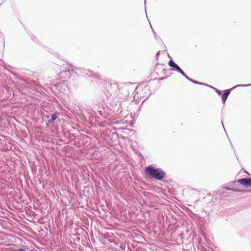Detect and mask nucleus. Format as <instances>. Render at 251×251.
Wrapping results in <instances>:
<instances>
[{"label": "nucleus", "mask_w": 251, "mask_h": 251, "mask_svg": "<svg viewBox=\"0 0 251 251\" xmlns=\"http://www.w3.org/2000/svg\"><path fill=\"white\" fill-rule=\"evenodd\" d=\"M118 86L116 85L110 84L108 90L104 92L102 95L103 101L107 105V107L112 113L111 114H118L120 103L117 100H114L118 91Z\"/></svg>", "instance_id": "nucleus-1"}, {"label": "nucleus", "mask_w": 251, "mask_h": 251, "mask_svg": "<svg viewBox=\"0 0 251 251\" xmlns=\"http://www.w3.org/2000/svg\"><path fill=\"white\" fill-rule=\"evenodd\" d=\"M66 69L65 73H66V75H70L71 74L74 73L78 75H82L83 76H85L88 75L89 76H93V77L97 79L100 78V75L99 74H94L92 71L89 70H86L84 68L80 67H74L71 65L68 69L66 68Z\"/></svg>", "instance_id": "nucleus-2"}, {"label": "nucleus", "mask_w": 251, "mask_h": 251, "mask_svg": "<svg viewBox=\"0 0 251 251\" xmlns=\"http://www.w3.org/2000/svg\"><path fill=\"white\" fill-rule=\"evenodd\" d=\"M145 174L150 178L162 180L166 176L165 172L160 168H155L150 165L145 169Z\"/></svg>", "instance_id": "nucleus-3"}, {"label": "nucleus", "mask_w": 251, "mask_h": 251, "mask_svg": "<svg viewBox=\"0 0 251 251\" xmlns=\"http://www.w3.org/2000/svg\"><path fill=\"white\" fill-rule=\"evenodd\" d=\"M239 183L243 186L246 187L251 186V179L248 177H244L238 179L237 181L234 182V184Z\"/></svg>", "instance_id": "nucleus-4"}, {"label": "nucleus", "mask_w": 251, "mask_h": 251, "mask_svg": "<svg viewBox=\"0 0 251 251\" xmlns=\"http://www.w3.org/2000/svg\"><path fill=\"white\" fill-rule=\"evenodd\" d=\"M232 90V88L226 89L225 91V92L222 94V100L223 103H225L226 102V101Z\"/></svg>", "instance_id": "nucleus-5"}, {"label": "nucleus", "mask_w": 251, "mask_h": 251, "mask_svg": "<svg viewBox=\"0 0 251 251\" xmlns=\"http://www.w3.org/2000/svg\"><path fill=\"white\" fill-rule=\"evenodd\" d=\"M59 115L58 112H55V113L51 114V118L48 120V122L49 124H53L54 121L58 118V116Z\"/></svg>", "instance_id": "nucleus-6"}, {"label": "nucleus", "mask_w": 251, "mask_h": 251, "mask_svg": "<svg viewBox=\"0 0 251 251\" xmlns=\"http://www.w3.org/2000/svg\"><path fill=\"white\" fill-rule=\"evenodd\" d=\"M173 68L175 71L179 72L180 74L182 75L184 74V71L176 64L175 66H174Z\"/></svg>", "instance_id": "nucleus-7"}, {"label": "nucleus", "mask_w": 251, "mask_h": 251, "mask_svg": "<svg viewBox=\"0 0 251 251\" xmlns=\"http://www.w3.org/2000/svg\"><path fill=\"white\" fill-rule=\"evenodd\" d=\"M223 189H225V190H232L235 192H240L242 191V190H241L237 189H235V188H232L227 187H223Z\"/></svg>", "instance_id": "nucleus-8"}, {"label": "nucleus", "mask_w": 251, "mask_h": 251, "mask_svg": "<svg viewBox=\"0 0 251 251\" xmlns=\"http://www.w3.org/2000/svg\"><path fill=\"white\" fill-rule=\"evenodd\" d=\"M251 86V84H239V85H237L235 86V87H233L232 88V89H234L235 88H236V87H248V86Z\"/></svg>", "instance_id": "nucleus-9"}, {"label": "nucleus", "mask_w": 251, "mask_h": 251, "mask_svg": "<svg viewBox=\"0 0 251 251\" xmlns=\"http://www.w3.org/2000/svg\"><path fill=\"white\" fill-rule=\"evenodd\" d=\"M176 64V63L175 62V61L172 59H171L168 62L169 65L172 68L175 66Z\"/></svg>", "instance_id": "nucleus-10"}, {"label": "nucleus", "mask_w": 251, "mask_h": 251, "mask_svg": "<svg viewBox=\"0 0 251 251\" xmlns=\"http://www.w3.org/2000/svg\"><path fill=\"white\" fill-rule=\"evenodd\" d=\"M182 75L185 77L188 80H189V81L191 82L192 83L194 81V79H192V78H190L189 77H188L186 75V74L184 72V74H182Z\"/></svg>", "instance_id": "nucleus-11"}, {"label": "nucleus", "mask_w": 251, "mask_h": 251, "mask_svg": "<svg viewBox=\"0 0 251 251\" xmlns=\"http://www.w3.org/2000/svg\"><path fill=\"white\" fill-rule=\"evenodd\" d=\"M211 88H212L213 89H214L215 92L219 95H221L222 94V91L214 87H211Z\"/></svg>", "instance_id": "nucleus-12"}, {"label": "nucleus", "mask_w": 251, "mask_h": 251, "mask_svg": "<svg viewBox=\"0 0 251 251\" xmlns=\"http://www.w3.org/2000/svg\"><path fill=\"white\" fill-rule=\"evenodd\" d=\"M217 195L220 196L221 197L224 196V192H223L221 190H219L216 192Z\"/></svg>", "instance_id": "nucleus-13"}, {"label": "nucleus", "mask_w": 251, "mask_h": 251, "mask_svg": "<svg viewBox=\"0 0 251 251\" xmlns=\"http://www.w3.org/2000/svg\"><path fill=\"white\" fill-rule=\"evenodd\" d=\"M203 85V86L209 87H210V88H211V87H212L211 86L209 85L208 84L204 83H203V82H201V85Z\"/></svg>", "instance_id": "nucleus-14"}, {"label": "nucleus", "mask_w": 251, "mask_h": 251, "mask_svg": "<svg viewBox=\"0 0 251 251\" xmlns=\"http://www.w3.org/2000/svg\"><path fill=\"white\" fill-rule=\"evenodd\" d=\"M193 83L198 85H201V82L194 80Z\"/></svg>", "instance_id": "nucleus-15"}, {"label": "nucleus", "mask_w": 251, "mask_h": 251, "mask_svg": "<svg viewBox=\"0 0 251 251\" xmlns=\"http://www.w3.org/2000/svg\"><path fill=\"white\" fill-rule=\"evenodd\" d=\"M168 77L166 76V77H161V78H159V80L160 81H161V80H165Z\"/></svg>", "instance_id": "nucleus-16"}, {"label": "nucleus", "mask_w": 251, "mask_h": 251, "mask_svg": "<svg viewBox=\"0 0 251 251\" xmlns=\"http://www.w3.org/2000/svg\"><path fill=\"white\" fill-rule=\"evenodd\" d=\"M241 192H243V193H245V192H251V190H242V191H241Z\"/></svg>", "instance_id": "nucleus-17"}, {"label": "nucleus", "mask_w": 251, "mask_h": 251, "mask_svg": "<svg viewBox=\"0 0 251 251\" xmlns=\"http://www.w3.org/2000/svg\"><path fill=\"white\" fill-rule=\"evenodd\" d=\"M153 35H154V37L155 38V39H157V37H158V36H157V35L155 33V32H154Z\"/></svg>", "instance_id": "nucleus-18"}, {"label": "nucleus", "mask_w": 251, "mask_h": 251, "mask_svg": "<svg viewBox=\"0 0 251 251\" xmlns=\"http://www.w3.org/2000/svg\"><path fill=\"white\" fill-rule=\"evenodd\" d=\"M19 251H25V250L24 249H20Z\"/></svg>", "instance_id": "nucleus-19"}, {"label": "nucleus", "mask_w": 251, "mask_h": 251, "mask_svg": "<svg viewBox=\"0 0 251 251\" xmlns=\"http://www.w3.org/2000/svg\"><path fill=\"white\" fill-rule=\"evenodd\" d=\"M151 28L152 31V32H153V33H154V32H155V31H154V30H153V29L152 28V26H151Z\"/></svg>", "instance_id": "nucleus-20"}, {"label": "nucleus", "mask_w": 251, "mask_h": 251, "mask_svg": "<svg viewBox=\"0 0 251 251\" xmlns=\"http://www.w3.org/2000/svg\"><path fill=\"white\" fill-rule=\"evenodd\" d=\"M151 28L152 31V32H153V33H154V32H155V31H154V30H153V29L152 28V26H151Z\"/></svg>", "instance_id": "nucleus-21"}, {"label": "nucleus", "mask_w": 251, "mask_h": 251, "mask_svg": "<svg viewBox=\"0 0 251 251\" xmlns=\"http://www.w3.org/2000/svg\"><path fill=\"white\" fill-rule=\"evenodd\" d=\"M192 190H194V191H198V190H197V189H194V188H193V189H192Z\"/></svg>", "instance_id": "nucleus-22"}, {"label": "nucleus", "mask_w": 251, "mask_h": 251, "mask_svg": "<svg viewBox=\"0 0 251 251\" xmlns=\"http://www.w3.org/2000/svg\"><path fill=\"white\" fill-rule=\"evenodd\" d=\"M159 53V51H158L157 52L156 55H158Z\"/></svg>", "instance_id": "nucleus-23"}, {"label": "nucleus", "mask_w": 251, "mask_h": 251, "mask_svg": "<svg viewBox=\"0 0 251 251\" xmlns=\"http://www.w3.org/2000/svg\"><path fill=\"white\" fill-rule=\"evenodd\" d=\"M222 125L223 126H224V124L223 123V121L222 120ZM224 127V126H223Z\"/></svg>", "instance_id": "nucleus-24"}, {"label": "nucleus", "mask_w": 251, "mask_h": 251, "mask_svg": "<svg viewBox=\"0 0 251 251\" xmlns=\"http://www.w3.org/2000/svg\"><path fill=\"white\" fill-rule=\"evenodd\" d=\"M208 195H209V196H211V193H209Z\"/></svg>", "instance_id": "nucleus-25"}, {"label": "nucleus", "mask_w": 251, "mask_h": 251, "mask_svg": "<svg viewBox=\"0 0 251 251\" xmlns=\"http://www.w3.org/2000/svg\"><path fill=\"white\" fill-rule=\"evenodd\" d=\"M146 0H145V4H146Z\"/></svg>", "instance_id": "nucleus-26"}]
</instances>
